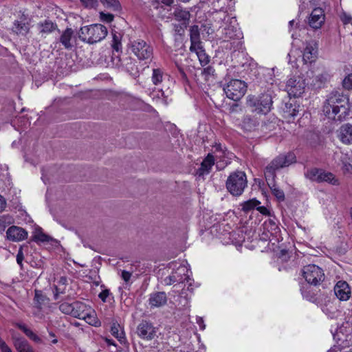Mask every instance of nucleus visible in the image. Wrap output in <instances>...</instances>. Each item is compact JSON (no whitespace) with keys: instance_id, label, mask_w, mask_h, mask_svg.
Here are the masks:
<instances>
[{"instance_id":"bf43d9fd","label":"nucleus","mask_w":352,"mask_h":352,"mask_svg":"<svg viewBox=\"0 0 352 352\" xmlns=\"http://www.w3.org/2000/svg\"><path fill=\"white\" fill-rule=\"evenodd\" d=\"M16 326L21 329L25 333V335L27 336L28 334V331H30V329H28L25 324H16Z\"/></svg>"},{"instance_id":"052dcab7","label":"nucleus","mask_w":352,"mask_h":352,"mask_svg":"<svg viewBox=\"0 0 352 352\" xmlns=\"http://www.w3.org/2000/svg\"><path fill=\"white\" fill-rule=\"evenodd\" d=\"M351 16L350 15L344 14L342 17V20L344 24H348L351 21Z\"/></svg>"},{"instance_id":"8fccbe9b","label":"nucleus","mask_w":352,"mask_h":352,"mask_svg":"<svg viewBox=\"0 0 352 352\" xmlns=\"http://www.w3.org/2000/svg\"><path fill=\"white\" fill-rule=\"evenodd\" d=\"M27 336L37 343H39L41 341V338L36 334H35L32 330H30V331H28Z\"/></svg>"},{"instance_id":"338daca9","label":"nucleus","mask_w":352,"mask_h":352,"mask_svg":"<svg viewBox=\"0 0 352 352\" xmlns=\"http://www.w3.org/2000/svg\"><path fill=\"white\" fill-rule=\"evenodd\" d=\"M34 314V316H37V317H38L39 318H42V316H40L38 314H36V313H35V314Z\"/></svg>"},{"instance_id":"473e14b6","label":"nucleus","mask_w":352,"mask_h":352,"mask_svg":"<svg viewBox=\"0 0 352 352\" xmlns=\"http://www.w3.org/2000/svg\"><path fill=\"white\" fill-rule=\"evenodd\" d=\"M261 202L256 199H252L241 204L242 210L248 212L259 206Z\"/></svg>"},{"instance_id":"864d4df0","label":"nucleus","mask_w":352,"mask_h":352,"mask_svg":"<svg viewBox=\"0 0 352 352\" xmlns=\"http://www.w3.org/2000/svg\"><path fill=\"white\" fill-rule=\"evenodd\" d=\"M109 290H107V289H104V290L102 291V292L99 294L98 296H99V298H100L103 302H105V301H106V299H107V298L109 296Z\"/></svg>"},{"instance_id":"20e7f679","label":"nucleus","mask_w":352,"mask_h":352,"mask_svg":"<svg viewBox=\"0 0 352 352\" xmlns=\"http://www.w3.org/2000/svg\"><path fill=\"white\" fill-rule=\"evenodd\" d=\"M78 34L82 41L89 43H95L106 37L107 29L102 24L96 23L82 27Z\"/></svg>"},{"instance_id":"5fc2aeb1","label":"nucleus","mask_w":352,"mask_h":352,"mask_svg":"<svg viewBox=\"0 0 352 352\" xmlns=\"http://www.w3.org/2000/svg\"><path fill=\"white\" fill-rule=\"evenodd\" d=\"M196 322L199 325L200 330H204L206 325L202 318L197 316L196 318Z\"/></svg>"},{"instance_id":"cd10ccee","label":"nucleus","mask_w":352,"mask_h":352,"mask_svg":"<svg viewBox=\"0 0 352 352\" xmlns=\"http://www.w3.org/2000/svg\"><path fill=\"white\" fill-rule=\"evenodd\" d=\"M14 346L18 352H35L28 342L23 339L16 340Z\"/></svg>"},{"instance_id":"5701e85b","label":"nucleus","mask_w":352,"mask_h":352,"mask_svg":"<svg viewBox=\"0 0 352 352\" xmlns=\"http://www.w3.org/2000/svg\"><path fill=\"white\" fill-rule=\"evenodd\" d=\"M214 164V157L208 154L207 157L204 160L201 164V167L197 170V174L199 176H203L205 174H208L212 167Z\"/></svg>"},{"instance_id":"c756f323","label":"nucleus","mask_w":352,"mask_h":352,"mask_svg":"<svg viewBox=\"0 0 352 352\" xmlns=\"http://www.w3.org/2000/svg\"><path fill=\"white\" fill-rule=\"evenodd\" d=\"M327 182L334 186H338L340 184L339 180L336 178L334 175L329 172H325L322 170L321 173V182Z\"/></svg>"},{"instance_id":"a878e982","label":"nucleus","mask_w":352,"mask_h":352,"mask_svg":"<svg viewBox=\"0 0 352 352\" xmlns=\"http://www.w3.org/2000/svg\"><path fill=\"white\" fill-rule=\"evenodd\" d=\"M321 173L322 169L312 168L307 169L305 172V176L312 182H316L318 183L321 182Z\"/></svg>"},{"instance_id":"13d9d810","label":"nucleus","mask_w":352,"mask_h":352,"mask_svg":"<svg viewBox=\"0 0 352 352\" xmlns=\"http://www.w3.org/2000/svg\"><path fill=\"white\" fill-rule=\"evenodd\" d=\"M131 277V274L127 271L122 272V278L125 282H128Z\"/></svg>"},{"instance_id":"69168bd1","label":"nucleus","mask_w":352,"mask_h":352,"mask_svg":"<svg viewBox=\"0 0 352 352\" xmlns=\"http://www.w3.org/2000/svg\"><path fill=\"white\" fill-rule=\"evenodd\" d=\"M58 342V340L54 338L53 340H52V343L53 344H56Z\"/></svg>"},{"instance_id":"680f3d73","label":"nucleus","mask_w":352,"mask_h":352,"mask_svg":"<svg viewBox=\"0 0 352 352\" xmlns=\"http://www.w3.org/2000/svg\"><path fill=\"white\" fill-rule=\"evenodd\" d=\"M162 2L166 6H169L173 3V0H162Z\"/></svg>"},{"instance_id":"a18cd8bd","label":"nucleus","mask_w":352,"mask_h":352,"mask_svg":"<svg viewBox=\"0 0 352 352\" xmlns=\"http://www.w3.org/2000/svg\"><path fill=\"white\" fill-rule=\"evenodd\" d=\"M81 3L87 8H96L98 3V0H80Z\"/></svg>"},{"instance_id":"c85d7f7f","label":"nucleus","mask_w":352,"mask_h":352,"mask_svg":"<svg viewBox=\"0 0 352 352\" xmlns=\"http://www.w3.org/2000/svg\"><path fill=\"white\" fill-rule=\"evenodd\" d=\"M190 46L202 44L199 40V30L197 25H194L190 30Z\"/></svg>"},{"instance_id":"393cba45","label":"nucleus","mask_w":352,"mask_h":352,"mask_svg":"<svg viewBox=\"0 0 352 352\" xmlns=\"http://www.w3.org/2000/svg\"><path fill=\"white\" fill-rule=\"evenodd\" d=\"M33 240L36 243L49 242L52 239L45 234L40 227H36L32 232Z\"/></svg>"},{"instance_id":"2eb2a0df","label":"nucleus","mask_w":352,"mask_h":352,"mask_svg":"<svg viewBox=\"0 0 352 352\" xmlns=\"http://www.w3.org/2000/svg\"><path fill=\"white\" fill-rule=\"evenodd\" d=\"M221 236H223L221 242L223 244L232 243L237 245L244 241L243 234L239 230H232L231 232L224 230L223 233H221Z\"/></svg>"},{"instance_id":"79ce46f5","label":"nucleus","mask_w":352,"mask_h":352,"mask_svg":"<svg viewBox=\"0 0 352 352\" xmlns=\"http://www.w3.org/2000/svg\"><path fill=\"white\" fill-rule=\"evenodd\" d=\"M244 127L247 130H252L258 126V122L250 117H245L243 120Z\"/></svg>"},{"instance_id":"a19ab883","label":"nucleus","mask_w":352,"mask_h":352,"mask_svg":"<svg viewBox=\"0 0 352 352\" xmlns=\"http://www.w3.org/2000/svg\"><path fill=\"white\" fill-rule=\"evenodd\" d=\"M272 194L278 199V201H283L285 199L284 192L278 188L276 185H273L271 187Z\"/></svg>"},{"instance_id":"37998d69","label":"nucleus","mask_w":352,"mask_h":352,"mask_svg":"<svg viewBox=\"0 0 352 352\" xmlns=\"http://www.w3.org/2000/svg\"><path fill=\"white\" fill-rule=\"evenodd\" d=\"M342 85L344 89L351 90L352 89V73L346 76L343 81Z\"/></svg>"},{"instance_id":"dca6fc26","label":"nucleus","mask_w":352,"mask_h":352,"mask_svg":"<svg viewBox=\"0 0 352 352\" xmlns=\"http://www.w3.org/2000/svg\"><path fill=\"white\" fill-rule=\"evenodd\" d=\"M318 54V46L316 42L310 41L306 43V46L302 53V60L305 64H311L316 61Z\"/></svg>"},{"instance_id":"c9c22d12","label":"nucleus","mask_w":352,"mask_h":352,"mask_svg":"<svg viewBox=\"0 0 352 352\" xmlns=\"http://www.w3.org/2000/svg\"><path fill=\"white\" fill-rule=\"evenodd\" d=\"M302 295L305 298L309 301L315 302L317 300L316 295L311 292V287L306 286L301 289Z\"/></svg>"},{"instance_id":"f8f14e48","label":"nucleus","mask_w":352,"mask_h":352,"mask_svg":"<svg viewBox=\"0 0 352 352\" xmlns=\"http://www.w3.org/2000/svg\"><path fill=\"white\" fill-rule=\"evenodd\" d=\"M131 50L140 60L148 59L153 54L151 47L142 40L133 41L131 45Z\"/></svg>"},{"instance_id":"7c9ffc66","label":"nucleus","mask_w":352,"mask_h":352,"mask_svg":"<svg viewBox=\"0 0 352 352\" xmlns=\"http://www.w3.org/2000/svg\"><path fill=\"white\" fill-rule=\"evenodd\" d=\"M342 163V170L344 173H352V157L346 154H342L341 156Z\"/></svg>"},{"instance_id":"f257e3e1","label":"nucleus","mask_w":352,"mask_h":352,"mask_svg":"<svg viewBox=\"0 0 352 352\" xmlns=\"http://www.w3.org/2000/svg\"><path fill=\"white\" fill-rule=\"evenodd\" d=\"M349 100L347 96L338 91L331 92L324 102L322 111L325 116L341 120L349 116Z\"/></svg>"},{"instance_id":"f03ea898","label":"nucleus","mask_w":352,"mask_h":352,"mask_svg":"<svg viewBox=\"0 0 352 352\" xmlns=\"http://www.w3.org/2000/svg\"><path fill=\"white\" fill-rule=\"evenodd\" d=\"M221 43L225 44L221 47L236 51L241 45L242 38L236 17L227 14L221 21Z\"/></svg>"},{"instance_id":"4be33fe9","label":"nucleus","mask_w":352,"mask_h":352,"mask_svg":"<svg viewBox=\"0 0 352 352\" xmlns=\"http://www.w3.org/2000/svg\"><path fill=\"white\" fill-rule=\"evenodd\" d=\"M167 302L166 294L164 292H155L151 294L149 305L151 307H160L164 306Z\"/></svg>"},{"instance_id":"4d7b16f0","label":"nucleus","mask_w":352,"mask_h":352,"mask_svg":"<svg viewBox=\"0 0 352 352\" xmlns=\"http://www.w3.org/2000/svg\"><path fill=\"white\" fill-rule=\"evenodd\" d=\"M6 205L7 204L5 198L0 195V212L6 209Z\"/></svg>"},{"instance_id":"49530a36","label":"nucleus","mask_w":352,"mask_h":352,"mask_svg":"<svg viewBox=\"0 0 352 352\" xmlns=\"http://www.w3.org/2000/svg\"><path fill=\"white\" fill-rule=\"evenodd\" d=\"M112 47L116 52H119L121 49V43L120 41V38L115 34L113 36Z\"/></svg>"},{"instance_id":"ddd939ff","label":"nucleus","mask_w":352,"mask_h":352,"mask_svg":"<svg viewBox=\"0 0 352 352\" xmlns=\"http://www.w3.org/2000/svg\"><path fill=\"white\" fill-rule=\"evenodd\" d=\"M329 78L327 72L315 74L311 70L307 72V83L314 89H320L324 86Z\"/></svg>"},{"instance_id":"de8ad7c7","label":"nucleus","mask_w":352,"mask_h":352,"mask_svg":"<svg viewBox=\"0 0 352 352\" xmlns=\"http://www.w3.org/2000/svg\"><path fill=\"white\" fill-rule=\"evenodd\" d=\"M67 283V278L65 277H61L58 281V285H56V295H57L58 293H62L63 289L60 288V285H65Z\"/></svg>"},{"instance_id":"6ab92c4d","label":"nucleus","mask_w":352,"mask_h":352,"mask_svg":"<svg viewBox=\"0 0 352 352\" xmlns=\"http://www.w3.org/2000/svg\"><path fill=\"white\" fill-rule=\"evenodd\" d=\"M338 138L344 144H352V124H342L337 131Z\"/></svg>"},{"instance_id":"0eeeda50","label":"nucleus","mask_w":352,"mask_h":352,"mask_svg":"<svg viewBox=\"0 0 352 352\" xmlns=\"http://www.w3.org/2000/svg\"><path fill=\"white\" fill-rule=\"evenodd\" d=\"M296 161V155L292 152L279 155L266 166L265 175L266 177H274L275 171L276 170L289 166L292 164L295 163Z\"/></svg>"},{"instance_id":"774afa93","label":"nucleus","mask_w":352,"mask_h":352,"mask_svg":"<svg viewBox=\"0 0 352 352\" xmlns=\"http://www.w3.org/2000/svg\"><path fill=\"white\" fill-rule=\"evenodd\" d=\"M50 336L51 337H55L54 334L52 332H50Z\"/></svg>"},{"instance_id":"423d86ee","label":"nucleus","mask_w":352,"mask_h":352,"mask_svg":"<svg viewBox=\"0 0 352 352\" xmlns=\"http://www.w3.org/2000/svg\"><path fill=\"white\" fill-rule=\"evenodd\" d=\"M73 316L84 320L87 323L94 327H100V321L98 319L96 311L85 303L76 301L73 302Z\"/></svg>"},{"instance_id":"09e8293b","label":"nucleus","mask_w":352,"mask_h":352,"mask_svg":"<svg viewBox=\"0 0 352 352\" xmlns=\"http://www.w3.org/2000/svg\"><path fill=\"white\" fill-rule=\"evenodd\" d=\"M0 350L1 352H12L11 349L6 343L0 338Z\"/></svg>"},{"instance_id":"0e129e2a","label":"nucleus","mask_w":352,"mask_h":352,"mask_svg":"<svg viewBox=\"0 0 352 352\" xmlns=\"http://www.w3.org/2000/svg\"><path fill=\"white\" fill-rule=\"evenodd\" d=\"M294 22H295V21H294V20L290 21H289V25H290L291 27H292V26H293V25L294 24Z\"/></svg>"},{"instance_id":"c03bdc74","label":"nucleus","mask_w":352,"mask_h":352,"mask_svg":"<svg viewBox=\"0 0 352 352\" xmlns=\"http://www.w3.org/2000/svg\"><path fill=\"white\" fill-rule=\"evenodd\" d=\"M99 14H100V21L105 22V23H110L114 19V16L110 13H105L104 12H100L99 13Z\"/></svg>"},{"instance_id":"f3484780","label":"nucleus","mask_w":352,"mask_h":352,"mask_svg":"<svg viewBox=\"0 0 352 352\" xmlns=\"http://www.w3.org/2000/svg\"><path fill=\"white\" fill-rule=\"evenodd\" d=\"M325 21L324 11L320 8H314L310 14L309 24L313 29H320Z\"/></svg>"},{"instance_id":"4468645a","label":"nucleus","mask_w":352,"mask_h":352,"mask_svg":"<svg viewBox=\"0 0 352 352\" xmlns=\"http://www.w3.org/2000/svg\"><path fill=\"white\" fill-rule=\"evenodd\" d=\"M137 333L141 338L151 340L156 336L157 329L151 323L142 321L138 327Z\"/></svg>"},{"instance_id":"4c0bfd02","label":"nucleus","mask_w":352,"mask_h":352,"mask_svg":"<svg viewBox=\"0 0 352 352\" xmlns=\"http://www.w3.org/2000/svg\"><path fill=\"white\" fill-rule=\"evenodd\" d=\"M307 144L312 148H316L320 144V140L318 135L310 133L307 139Z\"/></svg>"},{"instance_id":"7ed1b4c3","label":"nucleus","mask_w":352,"mask_h":352,"mask_svg":"<svg viewBox=\"0 0 352 352\" xmlns=\"http://www.w3.org/2000/svg\"><path fill=\"white\" fill-rule=\"evenodd\" d=\"M169 268L173 270L172 274L164 279V283L170 285L175 283H183L190 280V271L189 265L186 261H175L168 264Z\"/></svg>"},{"instance_id":"72a5a7b5","label":"nucleus","mask_w":352,"mask_h":352,"mask_svg":"<svg viewBox=\"0 0 352 352\" xmlns=\"http://www.w3.org/2000/svg\"><path fill=\"white\" fill-rule=\"evenodd\" d=\"M175 19L177 21H183L185 23L190 17V14L188 11L177 8L174 12Z\"/></svg>"},{"instance_id":"39448f33","label":"nucleus","mask_w":352,"mask_h":352,"mask_svg":"<svg viewBox=\"0 0 352 352\" xmlns=\"http://www.w3.org/2000/svg\"><path fill=\"white\" fill-rule=\"evenodd\" d=\"M228 191L233 196L241 195L248 186L246 175L243 171L232 173L228 177L226 183Z\"/></svg>"},{"instance_id":"b1692460","label":"nucleus","mask_w":352,"mask_h":352,"mask_svg":"<svg viewBox=\"0 0 352 352\" xmlns=\"http://www.w3.org/2000/svg\"><path fill=\"white\" fill-rule=\"evenodd\" d=\"M74 32L72 29H66L62 34L60 41L65 48H71L74 43Z\"/></svg>"},{"instance_id":"bb28decb","label":"nucleus","mask_w":352,"mask_h":352,"mask_svg":"<svg viewBox=\"0 0 352 352\" xmlns=\"http://www.w3.org/2000/svg\"><path fill=\"white\" fill-rule=\"evenodd\" d=\"M111 334L116 338L120 343H125L126 338L124 331L119 324L113 323L111 328Z\"/></svg>"},{"instance_id":"9d476101","label":"nucleus","mask_w":352,"mask_h":352,"mask_svg":"<svg viewBox=\"0 0 352 352\" xmlns=\"http://www.w3.org/2000/svg\"><path fill=\"white\" fill-rule=\"evenodd\" d=\"M307 80L300 76L290 78L286 84V90L290 97L298 98L305 92Z\"/></svg>"},{"instance_id":"e433bc0d","label":"nucleus","mask_w":352,"mask_h":352,"mask_svg":"<svg viewBox=\"0 0 352 352\" xmlns=\"http://www.w3.org/2000/svg\"><path fill=\"white\" fill-rule=\"evenodd\" d=\"M163 73L160 69H154L152 74V82L155 85H158L162 82Z\"/></svg>"},{"instance_id":"412c9836","label":"nucleus","mask_w":352,"mask_h":352,"mask_svg":"<svg viewBox=\"0 0 352 352\" xmlns=\"http://www.w3.org/2000/svg\"><path fill=\"white\" fill-rule=\"evenodd\" d=\"M190 50L191 53H195L199 61L200 65L204 67L208 64L209 56L206 54L202 44L190 46Z\"/></svg>"},{"instance_id":"3c124183","label":"nucleus","mask_w":352,"mask_h":352,"mask_svg":"<svg viewBox=\"0 0 352 352\" xmlns=\"http://www.w3.org/2000/svg\"><path fill=\"white\" fill-rule=\"evenodd\" d=\"M227 157L229 160H232V158L235 157V155L232 153H226V151H223L221 149V164L223 162L224 160L223 158Z\"/></svg>"},{"instance_id":"a211bd4d","label":"nucleus","mask_w":352,"mask_h":352,"mask_svg":"<svg viewBox=\"0 0 352 352\" xmlns=\"http://www.w3.org/2000/svg\"><path fill=\"white\" fill-rule=\"evenodd\" d=\"M7 239L12 241H21L28 236V232L22 228L12 226L6 232Z\"/></svg>"},{"instance_id":"9b49d317","label":"nucleus","mask_w":352,"mask_h":352,"mask_svg":"<svg viewBox=\"0 0 352 352\" xmlns=\"http://www.w3.org/2000/svg\"><path fill=\"white\" fill-rule=\"evenodd\" d=\"M248 103L250 107H255V111L262 114H267L270 111L272 106V98L270 94H263L259 99L249 96Z\"/></svg>"},{"instance_id":"2f4dec72","label":"nucleus","mask_w":352,"mask_h":352,"mask_svg":"<svg viewBox=\"0 0 352 352\" xmlns=\"http://www.w3.org/2000/svg\"><path fill=\"white\" fill-rule=\"evenodd\" d=\"M13 28L16 34L24 35L28 33L29 25L25 22L16 21Z\"/></svg>"},{"instance_id":"aec40b11","label":"nucleus","mask_w":352,"mask_h":352,"mask_svg":"<svg viewBox=\"0 0 352 352\" xmlns=\"http://www.w3.org/2000/svg\"><path fill=\"white\" fill-rule=\"evenodd\" d=\"M334 293L338 299L346 301L350 298L351 289L345 281H338L334 287Z\"/></svg>"},{"instance_id":"603ef678","label":"nucleus","mask_w":352,"mask_h":352,"mask_svg":"<svg viewBox=\"0 0 352 352\" xmlns=\"http://www.w3.org/2000/svg\"><path fill=\"white\" fill-rule=\"evenodd\" d=\"M23 249L21 248L17 253L16 255V262L19 265H22V261L23 260Z\"/></svg>"},{"instance_id":"6e6d98bb","label":"nucleus","mask_w":352,"mask_h":352,"mask_svg":"<svg viewBox=\"0 0 352 352\" xmlns=\"http://www.w3.org/2000/svg\"><path fill=\"white\" fill-rule=\"evenodd\" d=\"M5 223H11L12 218L8 216H2L0 217V226L3 225Z\"/></svg>"},{"instance_id":"ea45409f","label":"nucleus","mask_w":352,"mask_h":352,"mask_svg":"<svg viewBox=\"0 0 352 352\" xmlns=\"http://www.w3.org/2000/svg\"><path fill=\"white\" fill-rule=\"evenodd\" d=\"M39 29L41 32L50 33L54 29V23L49 21H45L40 24Z\"/></svg>"},{"instance_id":"1a4fd4ad","label":"nucleus","mask_w":352,"mask_h":352,"mask_svg":"<svg viewBox=\"0 0 352 352\" xmlns=\"http://www.w3.org/2000/svg\"><path fill=\"white\" fill-rule=\"evenodd\" d=\"M247 85L241 80H232L224 88L223 91L226 96L234 100H239L245 94Z\"/></svg>"},{"instance_id":"e2e57ef3","label":"nucleus","mask_w":352,"mask_h":352,"mask_svg":"<svg viewBox=\"0 0 352 352\" xmlns=\"http://www.w3.org/2000/svg\"><path fill=\"white\" fill-rule=\"evenodd\" d=\"M257 210L260 211L261 213L265 214V211L266 210V208L264 207H258L257 206Z\"/></svg>"},{"instance_id":"6e6552de","label":"nucleus","mask_w":352,"mask_h":352,"mask_svg":"<svg viewBox=\"0 0 352 352\" xmlns=\"http://www.w3.org/2000/svg\"><path fill=\"white\" fill-rule=\"evenodd\" d=\"M302 275L309 284L315 286L319 285L324 279L323 270L314 264L304 266L302 270Z\"/></svg>"},{"instance_id":"f704fd0d","label":"nucleus","mask_w":352,"mask_h":352,"mask_svg":"<svg viewBox=\"0 0 352 352\" xmlns=\"http://www.w3.org/2000/svg\"><path fill=\"white\" fill-rule=\"evenodd\" d=\"M100 1L104 7L113 10H118L120 8L118 0H100Z\"/></svg>"},{"instance_id":"58836bf2","label":"nucleus","mask_w":352,"mask_h":352,"mask_svg":"<svg viewBox=\"0 0 352 352\" xmlns=\"http://www.w3.org/2000/svg\"><path fill=\"white\" fill-rule=\"evenodd\" d=\"M59 309L61 312L65 314L71 315L73 316V312H74V306L73 302L69 303V302H63L60 304Z\"/></svg>"}]
</instances>
